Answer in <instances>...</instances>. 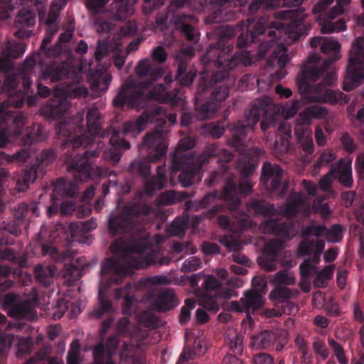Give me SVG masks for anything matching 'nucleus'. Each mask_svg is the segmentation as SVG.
I'll list each match as a JSON object with an SVG mask.
<instances>
[{
  "instance_id": "f257e3e1",
  "label": "nucleus",
  "mask_w": 364,
  "mask_h": 364,
  "mask_svg": "<svg viewBox=\"0 0 364 364\" xmlns=\"http://www.w3.org/2000/svg\"><path fill=\"white\" fill-rule=\"evenodd\" d=\"M218 41L211 43L201 58L204 70L201 73L195 93V109L200 119L210 117L218 109L222 102L229 95L226 83L216 84L229 77L230 72L236 66L249 65L252 63V53L241 50L232 55L235 29L229 25L216 28Z\"/></svg>"
},
{
  "instance_id": "f03ea898",
  "label": "nucleus",
  "mask_w": 364,
  "mask_h": 364,
  "mask_svg": "<svg viewBox=\"0 0 364 364\" xmlns=\"http://www.w3.org/2000/svg\"><path fill=\"white\" fill-rule=\"evenodd\" d=\"M195 49L188 46L176 52L174 59L177 63L176 80L179 84L172 90L173 80L170 76H165L164 84H157L152 90L145 94V89L154 81L162 77L164 70L155 66L149 59L140 60L135 68L136 74L147 80L136 84L132 78H129L121 87L118 94L113 100V105L117 108L124 106L139 110L142 109L148 100H155L161 103L178 106L183 102L181 86H190L194 81L196 72L193 68L188 70L187 64L194 56Z\"/></svg>"
},
{
  "instance_id": "7ed1b4c3",
  "label": "nucleus",
  "mask_w": 364,
  "mask_h": 364,
  "mask_svg": "<svg viewBox=\"0 0 364 364\" xmlns=\"http://www.w3.org/2000/svg\"><path fill=\"white\" fill-rule=\"evenodd\" d=\"M273 16L274 19H271L269 15L264 14L257 21L249 18L246 22L241 21L239 26L242 31L245 28V31L240 34L237 43L238 48H242L252 43L260 42L257 54L261 58L277 44L268 63L271 64L277 60L279 69L275 73V77L277 80H282L287 75L284 68L289 59L287 48L282 42L277 43V41L283 32L295 33L296 38L304 36L301 26L306 14L304 9L298 8L275 11Z\"/></svg>"
},
{
  "instance_id": "20e7f679",
  "label": "nucleus",
  "mask_w": 364,
  "mask_h": 364,
  "mask_svg": "<svg viewBox=\"0 0 364 364\" xmlns=\"http://www.w3.org/2000/svg\"><path fill=\"white\" fill-rule=\"evenodd\" d=\"M340 43L332 38H325L321 44V52L325 54L333 53L334 55L323 60L318 65L320 57L318 54L310 55L303 65L297 87L301 99H294L291 105H285L282 110L287 118L293 117L301 108L303 99L309 102H324L331 105L347 103L349 97L339 90H333L328 87L336 80V73L330 70L331 65L338 60Z\"/></svg>"
},
{
  "instance_id": "39448f33",
  "label": "nucleus",
  "mask_w": 364,
  "mask_h": 364,
  "mask_svg": "<svg viewBox=\"0 0 364 364\" xmlns=\"http://www.w3.org/2000/svg\"><path fill=\"white\" fill-rule=\"evenodd\" d=\"M64 80H65L64 95H68L72 97L87 95V89L80 85L78 76L76 73H71L70 65L66 62H58L53 60L45 63H41V77L36 85V94L33 95V92L31 90L32 80L26 75L22 77L23 90L17 89L19 83L17 77L14 75H9L4 81L1 92H6L8 93V104L15 108L21 107L24 104L26 99H27L28 105L32 107L36 104L38 97L46 98L51 93L50 89L43 85L41 81H50L55 83Z\"/></svg>"
},
{
  "instance_id": "423d86ee",
  "label": "nucleus",
  "mask_w": 364,
  "mask_h": 364,
  "mask_svg": "<svg viewBox=\"0 0 364 364\" xmlns=\"http://www.w3.org/2000/svg\"><path fill=\"white\" fill-rule=\"evenodd\" d=\"M110 250L114 254L119 255L123 259L106 258L100 272L103 277L109 275V283L117 285L120 284L134 269L145 268L150 265H167L171 262L168 257H160L144 236L128 240L122 237L116 239L112 242Z\"/></svg>"
},
{
  "instance_id": "0eeeda50",
  "label": "nucleus",
  "mask_w": 364,
  "mask_h": 364,
  "mask_svg": "<svg viewBox=\"0 0 364 364\" xmlns=\"http://www.w3.org/2000/svg\"><path fill=\"white\" fill-rule=\"evenodd\" d=\"M156 120L159 128L146 134L143 140V146L149 150L148 161L136 159L129 166V171L132 175L144 178V193L149 196H152L156 191L162 189L166 179L164 166H158L157 176L149 178L151 173L149 162L154 163L162 159L166 155L167 149L163 130L166 121L164 118Z\"/></svg>"
},
{
  "instance_id": "6e6552de",
  "label": "nucleus",
  "mask_w": 364,
  "mask_h": 364,
  "mask_svg": "<svg viewBox=\"0 0 364 364\" xmlns=\"http://www.w3.org/2000/svg\"><path fill=\"white\" fill-rule=\"evenodd\" d=\"M86 128L83 125V117L78 114L68 121L60 122L56 125L58 135L68 137L63 144V149L72 147L73 151L81 146L85 148L91 144L96 136L102 138L103 117L95 106L89 107L86 114Z\"/></svg>"
},
{
  "instance_id": "1a4fd4ad",
  "label": "nucleus",
  "mask_w": 364,
  "mask_h": 364,
  "mask_svg": "<svg viewBox=\"0 0 364 364\" xmlns=\"http://www.w3.org/2000/svg\"><path fill=\"white\" fill-rule=\"evenodd\" d=\"M272 100L269 97L256 99L252 101L245 112V119L231 124L232 136L228 138V144L237 151L245 150V142L247 133L260 120L261 129L267 132L274 124L275 114L272 111Z\"/></svg>"
},
{
  "instance_id": "9d476101",
  "label": "nucleus",
  "mask_w": 364,
  "mask_h": 364,
  "mask_svg": "<svg viewBox=\"0 0 364 364\" xmlns=\"http://www.w3.org/2000/svg\"><path fill=\"white\" fill-rule=\"evenodd\" d=\"M100 152V149H90L82 152L67 153L65 163L68 165V171L73 173L75 181L60 178L54 185V191L65 197H74L78 190L76 181L86 182L91 178L93 171L92 161L98 157Z\"/></svg>"
},
{
  "instance_id": "9b49d317",
  "label": "nucleus",
  "mask_w": 364,
  "mask_h": 364,
  "mask_svg": "<svg viewBox=\"0 0 364 364\" xmlns=\"http://www.w3.org/2000/svg\"><path fill=\"white\" fill-rule=\"evenodd\" d=\"M233 154L230 151L220 148L216 144L208 145L200 154L198 157L190 161V163L181 164V167L176 169L173 166L171 161V169L172 172L181 171L178 176L179 183L183 187H188L193 183L194 179L199 173L203 166L208 163L211 159H215L220 168L218 171L211 175V181L215 180V175L218 173H225L229 169V162L233 159Z\"/></svg>"
},
{
  "instance_id": "f8f14e48",
  "label": "nucleus",
  "mask_w": 364,
  "mask_h": 364,
  "mask_svg": "<svg viewBox=\"0 0 364 364\" xmlns=\"http://www.w3.org/2000/svg\"><path fill=\"white\" fill-rule=\"evenodd\" d=\"M308 207L303 193H293L287 199L282 213L288 218H295ZM259 227L264 234L273 235L284 241L291 240L296 234L295 223L289 219L282 220L270 218L262 222Z\"/></svg>"
},
{
  "instance_id": "ddd939ff",
  "label": "nucleus",
  "mask_w": 364,
  "mask_h": 364,
  "mask_svg": "<svg viewBox=\"0 0 364 364\" xmlns=\"http://www.w3.org/2000/svg\"><path fill=\"white\" fill-rule=\"evenodd\" d=\"M189 282L198 297L199 305L213 313L219 310V299H230L236 296L234 290L223 287L212 274H193L189 277Z\"/></svg>"
},
{
  "instance_id": "4468645a",
  "label": "nucleus",
  "mask_w": 364,
  "mask_h": 364,
  "mask_svg": "<svg viewBox=\"0 0 364 364\" xmlns=\"http://www.w3.org/2000/svg\"><path fill=\"white\" fill-rule=\"evenodd\" d=\"M237 167L242 176L241 181L237 184L234 176H229L223 191V198L226 201L228 209L231 212H237L241 204L239 196H246L252 191V184L247 178L256 169L254 160L246 155L240 157Z\"/></svg>"
},
{
  "instance_id": "2eb2a0df",
  "label": "nucleus",
  "mask_w": 364,
  "mask_h": 364,
  "mask_svg": "<svg viewBox=\"0 0 364 364\" xmlns=\"http://www.w3.org/2000/svg\"><path fill=\"white\" fill-rule=\"evenodd\" d=\"M363 80L364 37H358L352 43L343 88L346 91H351L359 86Z\"/></svg>"
},
{
  "instance_id": "dca6fc26",
  "label": "nucleus",
  "mask_w": 364,
  "mask_h": 364,
  "mask_svg": "<svg viewBox=\"0 0 364 364\" xmlns=\"http://www.w3.org/2000/svg\"><path fill=\"white\" fill-rule=\"evenodd\" d=\"M8 102L0 104V148H4L12 138H17L23 132L26 118L20 114L9 110Z\"/></svg>"
},
{
  "instance_id": "f3484780",
  "label": "nucleus",
  "mask_w": 364,
  "mask_h": 364,
  "mask_svg": "<svg viewBox=\"0 0 364 364\" xmlns=\"http://www.w3.org/2000/svg\"><path fill=\"white\" fill-rule=\"evenodd\" d=\"M334 0H320L316 3L314 8V14L323 13L333 2ZM351 0H336V6H334L327 14L326 19L321 23V33H332L334 32L343 31L346 29V22L342 19H338L336 22L333 20L343 12V6L348 5Z\"/></svg>"
},
{
  "instance_id": "a211bd4d",
  "label": "nucleus",
  "mask_w": 364,
  "mask_h": 364,
  "mask_svg": "<svg viewBox=\"0 0 364 364\" xmlns=\"http://www.w3.org/2000/svg\"><path fill=\"white\" fill-rule=\"evenodd\" d=\"M143 210L136 205L125 207L120 213L112 214L108 220L109 233L117 236L137 230V220Z\"/></svg>"
},
{
  "instance_id": "6ab92c4d",
  "label": "nucleus",
  "mask_w": 364,
  "mask_h": 364,
  "mask_svg": "<svg viewBox=\"0 0 364 364\" xmlns=\"http://www.w3.org/2000/svg\"><path fill=\"white\" fill-rule=\"evenodd\" d=\"M264 304L262 294L258 291H246L239 301H232L230 308L237 313H245L250 322L253 320L250 313H255Z\"/></svg>"
},
{
  "instance_id": "aec40b11",
  "label": "nucleus",
  "mask_w": 364,
  "mask_h": 364,
  "mask_svg": "<svg viewBox=\"0 0 364 364\" xmlns=\"http://www.w3.org/2000/svg\"><path fill=\"white\" fill-rule=\"evenodd\" d=\"M283 171L277 164L264 163L262 168L260 182L269 193H283Z\"/></svg>"
},
{
  "instance_id": "412c9836",
  "label": "nucleus",
  "mask_w": 364,
  "mask_h": 364,
  "mask_svg": "<svg viewBox=\"0 0 364 364\" xmlns=\"http://www.w3.org/2000/svg\"><path fill=\"white\" fill-rule=\"evenodd\" d=\"M121 132L109 125L102 133V138H109L112 149L105 153V158L108 159L114 165L117 164L122 157L121 151L129 149L130 144L120 136Z\"/></svg>"
},
{
  "instance_id": "4be33fe9",
  "label": "nucleus",
  "mask_w": 364,
  "mask_h": 364,
  "mask_svg": "<svg viewBox=\"0 0 364 364\" xmlns=\"http://www.w3.org/2000/svg\"><path fill=\"white\" fill-rule=\"evenodd\" d=\"M120 345L119 336L114 334L107 340L105 343H99L93 348V357L95 364H115L113 355Z\"/></svg>"
},
{
  "instance_id": "5701e85b",
  "label": "nucleus",
  "mask_w": 364,
  "mask_h": 364,
  "mask_svg": "<svg viewBox=\"0 0 364 364\" xmlns=\"http://www.w3.org/2000/svg\"><path fill=\"white\" fill-rule=\"evenodd\" d=\"M173 21L176 29L179 31L187 41L194 43L198 41L196 27L198 21L193 14H178L173 18Z\"/></svg>"
},
{
  "instance_id": "b1692460",
  "label": "nucleus",
  "mask_w": 364,
  "mask_h": 364,
  "mask_svg": "<svg viewBox=\"0 0 364 364\" xmlns=\"http://www.w3.org/2000/svg\"><path fill=\"white\" fill-rule=\"evenodd\" d=\"M195 146V141L190 137H185L179 141L178 144L173 152L171 160L173 166L176 169L181 167V164L190 163L199 155L193 154L192 148Z\"/></svg>"
},
{
  "instance_id": "393cba45",
  "label": "nucleus",
  "mask_w": 364,
  "mask_h": 364,
  "mask_svg": "<svg viewBox=\"0 0 364 364\" xmlns=\"http://www.w3.org/2000/svg\"><path fill=\"white\" fill-rule=\"evenodd\" d=\"M282 242L271 240L267 242L262 250V255L257 258L259 266L267 272H272L277 268V258L279 256Z\"/></svg>"
},
{
  "instance_id": "a878e982",
  "label": "nucleus",
  "mask_w": 364,
  "mask_h": 364,
  "mask_svg": "<svg viewBox=\"0 0 364 364\" xmlns=\"http://www.w3.org/2000/svg\"><path fill=\"white\" fill-rule=\"evenodd\" d=\"M304 0H282L283 5L289 7L299 6ZM282 0H240V5H247L248 13L251 15L259 11L272 9L281 4Z\"/></svg>"
},
{
  "instance_id": "bb28decb",
  "label": "nucleus",
  "mask_w": 364,
  "mask_h": 364,
  "mask_svg": "<svg viewBox=\"0 0 364 364\" xmlns=\"http://www.w3.org/2000/svg\"><path fill=\"white\" fill-rule=\"evenodd\" d=\"M292 291L287 287H277L269 294V298L277 308L283 309L284 314H290L297 311L296 305L290 301Z\"/></svg>"
},
{
  "instance_id": "cd10ccee",
  "label": "nucleus",
  "mask_w": 364,
  "mask_h": 364,
  "mask_svg": "<svg viewBox=\"0 0 364 364\" xmlns=\"http://www.w3.org/2000/svg\"><path fill=\"white\" fill-rule=\"evenodd\" d=\"M96 220L92 218L85 222L77 221L71 223L69 225V229L71 232L73 237L79 236L77 240L82 244L90 245L92 242L93 237L89 232L97 228Z\"/></svg>"
},
{
  "instance_id": "c85d7f7f",
  "label": "nucleus",
  "mask_w": 364,
  "mask_h": 364,
  "mask_svg": "<svg viewBox=\"0 0 364 364\" xmlns=\"http://www.w3.org/2000/svg\"><path fill=\"white\" fill-rule=\"evenodd\" d=\"M164 112L161 107H156L154 109L153 113L148 110H145L136 119L135 122H126L123 124V132L124 133H139L143 131L146 124L155 119V117L159 116Z\"/></svg>"
},
{
  "instance_id": "c756f323",
  "label": "nucleus",
  "mask_w": 364,
  "mask_h": 364,
  "mask_svg": "<svg viewBox=\"0 0 364 364\" xmlns=\"http://www.w3.org/2000/svg\"><path fill=\"white\" fill-rule=\"evenodd\" d=\"M119 358L124 364H146L145 354L133 344L122 343Z\"/></svg>"
},
{
  "instance_id": "7c9ffc66",
  "label": "nucleus",
  "mask_w": 364,
  "mask_h": 364,
  "mask_svg": "<svg viewBox=\"0 0 364 364\" xmlns=\"http://www.w3.org/2000/svg\"><path fill=\"white\" fill-rule=\"evenodd\" d=\"M178 304V299L173 291L168 289L159 293L153 300V309L158 312H166Z\"/></svg>"
},
{
  "instance_id": "2f4dec72",
  "label": "nucleus",
  "mask_w": 364,
  "mask_h": 364,
  "mask_svg": "<svg viewBox=\"0 0 364 364\" xmlns=\"http://www.w3.org/2000/svg\"><path fill=\"white\" fill-rule=\"evenodd\" d=\"M68 105L65 98L55 95L42 109V113L52 119L62 117L68 111Z\"/></svg>"
},
{
  "instance_id": "473e14b6",
  "label": "nucleus",
  "mask_w": 364,
  "mask_h": 364,
  "mask_svg": "<svg viewBox=\"0 0 364 364\" xmlns=\"http://www.w3.org/2000/svg\"><path fill=\"white\" fill-rule=\"evenodd\" d=\"M88 80L92 90L102 95L108 90L112 75L102 70H95L89 75Z\"/></svg>"
},
{
  "instance_id": "72a5a7b5",
  "label": "nucleus",
  "mask_w": 364,
  "mask_h": 364,
  "mask_svg": "<svg viewBox=\"0 0 364 364\" xmlns=\"http://www.w3.org/2000/svg\"><path fill=\"white\" fill-rule=\"evenodd\" d=\"M331 172L342 186L348 188L352 187L353 180L350 164L341 159L338 164L332 168Z\"/></svg>"
},
{
  "instance_id": "f704fd0d",
  "label": "nucleus",
  "mask_w": 364,
  "mask_h": 364,
  "mask_svg": "<svg viewBox=\"0 0 364 364\" xmlns=\"http://www.w3.org/2000/svg\"><path fill=\"white\" fill-rule=\"evenodd\" d=\"M247 207L250 212L265 217H271L277 214V210L273 204L257 198H251L247 203Z\"/></svg>"
},
{
  "instance_id": "c9c22d12",
  "label": "nucleus",
  "mask_w": 364,
  "mask_h": 364,
  "mask_svg": "<svg viewBox=\"0 0 364 364\" xmlns=\"http://www.w3.org/2000/svg\"><path fill=\"white\" fill-rule=\"evenodd\" d=\"M275 140L276 149L280 152H287L290 147L289 139L291 138V126L288 122H281L277 127Z\"/></svg>"
},
{
  "instance_id": "e433bc0d",
  "label": "nucleus",
  "mask_w": 364,
  "mask_h": 364,
  "mask_svg": "<svg viewBox=\"0 0 364 364\" xmlns=\"http://www.w3.org/2000/svg\"><path fill=\"white\" fill-rule=\"evenodd\" d=\"M328 114V110L323 107L311 105L306 107L299 114L298 122L303 125H309L312 119H323Z\"/></svg>"
},
{
  "instance_id": "4c0bfd02",
  "label": "nucleus",
  "mask_w": 364,
  "mask_h": 364,
  "mask_svg": "<svg viewBox=\"0 0 364 364\" xmlns=\"http://www.w3.org/2000/svg\"><path fill=\"white\" fill-rule=\"evenodd\" d=\"M277 340L276 333L269 330H264L251 336L250 345L256 350L270 347Z\"/></svg>"
},
{
  "instance_id": "58836bf2",
  "label": "nucleus",
  "mask_w": 364,
  "mask_h": 364,
  "mask_svg": "<svg viewBox=\"0 0 364 364\" xmlns=\"http://www.w3.org/2000/svg\"><path fill=\"white\" fill-rule=\"evenodd\" d=\"M46 138V133L43 127L39 124H34L26 129V133L21 139V145L29 146L33 143L42 141Z\"/></svg>"
},
{
  "instance_id": "ea45409f",
  "label": "nucleus",
  "mask_w": 364,
  "mask_h": 364,
  "mask_svg": "<svg viewBox=\"0 0 364 364\" xmlns=\"http://www.w3.org/2000/svg\"><path fill=\"white\" fill-rule=\"evenodd\" d=\"M28 209L29 207L27 204H19L18 207L17 208L14 213L15 220L14 221L13 224H8L5 227V230H6L11 235L18 236L21 232L20 225L25 219L26 215L28 213Z\"/></svg>"
},
{
  "instance_id": "a19ab883",
  "label": "nucleus",
  "mask_w": 364,
  "mask_h": 364,
  "mask_svg": "<svg viewBox=\"0 0 364 364\" xmlns=\"http://www.w3.org/2000/svg\"><path fill=\"white\" fill-rule=\"evenodd\" d=\"M36 12L34 9H21L15 18V24L17 28H29L36 23Z\"/></svg>"
},
{
  "instance_id": "79ce46f5",
  "label": "nucleus",
  "mask_w": 364,
  "mask_h": 364,
  "mask_svg": "<svg viewBox=\"0 0 364 364\" xmlns=\"http://www.w3.org/2000/svg\"><path fill=\"white\" fill-rule=\"evenodd\" d=\"M218 197L217 191H212L206 193L203 198L199 200H188L186 203V209L188 210L198 211L200 209L207 208L213 204Z\"/></svg>"
},
{
  "instance_id": "37998d69",
  "label": "nucleus",
  "mask_w": 364,
  "mask_h": 364,
  "mask_svg": "<svg viewBox=\"0 0 364 364\" xmlns=\"http://www.w3.org/2000/svg\"><path fill=\"white\" fill-rule=\"evenodd\" d=\"M36 279L43 287H48L52 282L55 274V269L52 266L37 264L34 268Z\"/></svg>"
},
{
  "instance_id": "c03bdc74",
  "label": "nucleus",
  "mask_w": 364,
  "mask_h": 364,
  "mask_svg": "<svg viewBox=\"0 0 364 364\" xmlns=\"http://www.w3.org/2000/svg\"><path fill=\"white\" fill-rule=\"evenodd\" d=\"M61 6L58 3H54L51 5L48 14H46L45 11L39 9L38 17L40 22H43L48 28H53L58 18Z\"/></svg>"
},
{
  "instance_id": "a18cd8bd",
  "label": "nucleus",
  "mask_w": 364,
  "mask_h": 364,
  "mask_svg": "<svg viewBox=\"0 0 364 364\" xmlns=\"http://www.w3.org/2000/svg\"><path fill=\"white\" fill-rule=\"evenodd\" d=\"M0 154L1 155V159L5 160L7 164L16 163L17 164H22L31 157L32 150L30 147L26 146L13 155L7 154L4 151H1Z\"/></svg>"
},
{
  "instance_id": "49530a36",
  "label": "nucleus",
  "mask_w": 364,
  "mask_h": 364,
  "mask_svg": "<svg viewBox=\"0 0 364 364\" xmlns=\"http://www.w3.org/2000/svg\"><path fill=\"white\" fill-rule=\"evenodd\" d=\"M129 5L124 0H114L110 5V12L116 21L125 20L128 16Z\"/></svg>"
},
{
  "instance_id": "de8ad7c7",
  "label": "nucleus",
  "mask_w": 364,
  "mask_h": 364,
  "mask_svg": "<svg viewBox=\"0 0 364 364\" xmlns=\"http://www.w3.org/2000/svg\"><path fill=\"white\" fill-rule=\"evenodd\" d=\"M32 309L28 301L18 302L8 309V315L14 318H29L32 315Z\"/></svg>"
},
{
  "instance_id": "09e8293b",
  "label": "nucleus",
  "mask_w": 364,
  "mask_h": 364,
  "mask_svg": "<svg viewBox=\"0 0 364 364\" xmlns=\"http://www.w3.org/2000/svg\"><path fill=\"white\" fill-rule=\"evenodd\" d=\"M26 51V46L21 43H9L2 51V56L0 58H6L10 60V58H18L21 57Z\"/></svg>"
},
{
  "instance_id": "8fccbe9b",
  "label": "nucleus",
  "mask_w": 364,
  "mask_h": 364,
  "mask_svg": "<svg viewBox=\"0 0 364 364\" xmlns=\"http://www.w3.org/2000/svg\"><path fill=\"white\" fill-rule=\"evenodd\" d=\"M38 168L36 165H33L23 171L22 175L18 179V184L23 186L21 188L22 191L26 189L29 184L34 183L36 180Z\"/></svg>"
},
{
  "instance_id": "3c124183",
  "label": "nucleus",
  "mask_w": 364,
  "mask_h": 364,
  "mask_svg": "<svg viewBox=\"0 0 364 364\" xmlns=\"http://www.w3.org/2000/svg\"><path fill=\"white\" fill-rule=\"evenodd\" d=\"M98 297L100 306L93 312V314L96 318H100L102 317L105 313H109L112 311V304L111 301L107 298V296L105 293L103 292L102 287H100L99 289Z\"/></svg>"
},
{
  "instance_id": "603ef678",
  "label": "nucleus",
  "mask_w": 364,
  "mask_h": 364,
  "mask_svg": "<svg viewBox=\"0 0 364 364\" xmlns=\"http://www.w3.org/2000/svg\"><path fill=\"white\" fill-rule=\"evenodd\" d=\"M21 4L23 6H28V7H32L36 6V5H32L31 2H29L27 4H23L20 3L19 1L17 0H1V5H0V17L2 19H6L10 18V12H11L14 8V4Z\"/></svg>"
},
{
  "instance_id": "864d4df0",
  "label": "nucleus",
  "mask_w": 364,
  "mask_h": 364,
  "mask_svg": "<svg viewBox=\"0 0 364 364\" xmlns=\"http://www.w3.org/2000/svg\"><path fill=\"white\" fill-rule=\"evenodd\" d=\"M318 240H309L308 238L303 239L299 244L297 248V255L304 257L311 255L317 250Z\"/></svg>"
},
{
  "instance_id": "5fc2aeb1",
  "label": "nucleus",
  "mask_w": 364,
  "mask_h": 364,
  "mask_svg": "<svg viewBox=\"0 0 364 364\" xmlns=\"http://www.w3.org/2000/svg\"><path fill=\"white\" fill-rule=\"evenodd\" d=\"M296 344L298 347V352L301 355L302 363L304 364H312L313 356L312 354L309 353V349L305 340L302 338L297 337Z\"/></svg>"
},
{
  "instance_id": "6e6d98bb",
  "label": "nucleus",
  "mask_w": 364,
  "mask_h": 364,
  "mask_svg": "<svg viewBox=\"0 0 364 364\" xmlns=\"http://www.w3.org/2000/svg\"><path fill=\"white\" fill-rule=\"evenodd\" d=\"M55 31V29L48 28L46 36L43 38L41 45V50L48 56H55L60 53L58 48H47V45L51 41L52 37Z\"/></svg>"
},
{
  "instance_id": "4d7b16f0",
  "label": "nucleus",
  "mask_w": 364,
  "mask_h": 364,
  "mask_svg": "<svg viewBox=\"0 0 364 364\" xmlns=\"http://www.w3.org/2000/svg\"><path fill=\"white\" fill-rule=\"evenodd\" d=\"M344 229L340 224H335L332 225L329 229L327 228V231L325 233V237L328 242L333 243L339 242L343 237Z\"/></svg>"
},
{
  "instance_id": "13d9d810",
  "label": "nucleus",
  "mask_w": 364,
  "mask_h": 364,
  "mask_svg": "<svg viewBox=\"0 0 364 364\" xmlns=\"http://www.w3.org/2000/svg\"><path fill=\"white\" fill-rule=\"evenodd\" d=\"M333 275V269L330 267H325L318 272L314 280V285L318 288H325L327 286V281Z\"/></svg>"
},
{
  "instance_id": "bf43d9fd",
  "label": "nucleus",
  "mask_w": 364,
  "mask_h": 364,
  "mask_svg": "<svg viewBox=\"0 0 364 364\" xmlns=\"http://www.w3.org/2000/svg\"><path fill=\"white\" fill-rule=\"evenodd\" d=\"M328 343L338 363L340 364H348V359L342 346L333 338L328 339Z\"/></svg>"
},
{
  "instance_id": "052dcab7",
  "label": "nucleus",
  "mask_w": 364,
  "mask_h": 364,
  "mask_svg": "<svg viewBox=\"0 0 364 364\" xmlns=\"http://www.w3.org/2000/svg\"><path fill=\"white\" fill-rule=\"evenodd\" d=\"M327 231V227L323 225H316L314 222H311L303 230V235L306 237L315 236L320 237L325 236Z\"/></svg>"
},
{
  "instance_id": "680f3d73",
  "label": "nucleus",
  "mask_w": 364,
  "mask_h": 364,
  "mask_svg": "<svg viewBox=\"0 0 364 364\" xmlns=\"http://www.w3.org/2000/svg\"><path fill=\"white\" fill-rule=\"evenodd\" d=\"M188 219H176L169 228L170 233L173 236H183L185 235L186 230L188 228Z\"/></svg>"
},
{
  "instance_id": "e2e57ef3",
  "label": "nucleus",
  "mask_w": 364,
  "mask_h": 364,
  "mask_svg": "<svg viewBox=\"0 0 364 364\" xmlns=\"http://www.w3.org/2000/svg\"><path fill=\"white\" fill-rule=\"evenodd\" d=\"M228 345L230 350L234 354V357L240 355L243 350V336L240 334H236L229 339Z\"/></svg>"
},
{
  "instance_id": "0e129e2a",
  "label": "nucleus",
  "mask_w": 364,
  "mask_h": 364,
  "mask_svg": "<svg viewBox=\"0 0 364 364\" xmlns=\"http://www.w3.org/2000/svg\"><path fill=\"white\" fill-rule=\"evenodd\" d=\"M220 242L226 247L230 251L237 252L242 247L240 240L234 238L232 236H224L220 240Z\"/></svg>"
},
{
  "instance_id": "69168bd1",
  "label": "nucleus",
  "mask_w": 364,
  "mask_h": 364,
  "mask_svg": "<svg viewBox=\"0 0 364 364\" xmlns=\"http://www.w3.org/2000/svg\"><path fill=\"white\" fill-rule=\"evenodd\" d=\"M80 345L77 341H73L67 355V364H80Z\"/></svg>"
},
{
  "instance_id": "338daca9",
  "label": "nucleus",
  "mask_w": 364,
  "mask_h": 364,
  "mask_svg": "<svg viewBox=\"0 0 364 364\" xmlns=\"http://www.w3.org/2000/svg\"><path fill=\"white\" fill-rule=\"evenodd\" d=\"M55 158V152L53 149L44 150L36 157L38 162L36 166L40 168L41 166H48Z\"/></svg>"
},
{
  "instance_id": "774afa93",
  "label": "nucleus",
  "mask_w": 364,
  "mask_h": 364,
  "mask_svg": "<svg viewBox=\"0 0 364 364\" xmlns=\"http://www.w3.org/2000/svg\"><path fill=\"white\" fill-rule=\"evenodd\" d=\"M41 251L43 255H49L55 261L64 260L66 257L65 254H60L55 247L50 245L43 244Z\"/></svg>"
}]
</instances>
